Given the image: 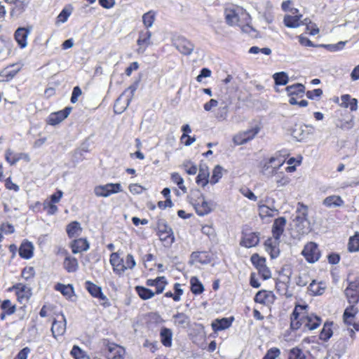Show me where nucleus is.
Listing matches in <instances>:
<instances>
[{
    "label": "nucleus",
    "instance_id": "1",
    "mask_svg": "<svg viewBox=\"0 0 359 359\" xmlns=\"http://www.w3.org/2000/svg\"><path fill=\"white\" fill-rule=\"evenodd\" d=\"M302 255L309 263H315L320 257V252L318 245L314 242H309L305 245Z\"/></svg>",
    "mask_w": 359,
    "mask_h": 359
},
{
    "label": "nucleus",
    "instance_id": "2",
    "mask_svg": "<svg viewBox=\"0 0 359 359\" xmlns=\"http://www.w3.org/2000/svg\"><path fill=\"white\" fill-rule=\"evenodd\" d=\"M85 287L93 297L104 301V302L101 304L104 307L107 308L111 306V303L108 298L103 294L101 287L97 285L90 280H87L85 283Z\"/></svg>",
    "mask_w": 359,
    "mask_h": 359
},
{
    "label": "nucleus",
    "instance_id": "3",
    "mask_svg": "<svg viewBox=\"0 0 359 359\" xmlns=\"http://www.w3.org/2000/svg\"><path fill=\"white\" fill-rule=\"evenodd\" d=\"M293 216V222H295V225L299 228L303 229L305 226V222L308 224H310L308 219V206L302 203L299 202L297 203L295 215Z\"/></svg>",
    "mask_w": 359,
    "mask_h": 359
},
{
    "label": "nucleus",
    "instance_id": "4",
    "mask_svg": "<svg viewBox=\"0 0 359 359\" xmlns=\"http://www.w3.org/2000/svg\"><path fill=\"white\" fill-rule=\"evenodd\" d=\"M174 46L183 55L191 54L194 45L184 36H178L173 41Z\"/></svg>",
    "mask_w": 359,
    "mask_h": 359
},
{
    "label": "nucleus",
    "instance_id": "5",
    "mask_svg": "<svg viewBox=\"0 0 359 359\" xmlns=\"http://www.w3.org/2000/svg\"><path fill=\"white\" fill-rule=\"evenodd\" d=\"M286 218L285 217H279L276 219L272 226V234L277 245L280 243V238L282 236L285 226L286 225Z\"/></svg>",
    "mask_w": 359,
    "mask_h": 359
},
{
    "label": "nucleus",
    "instance_id": "6",
    "mask_svg": "<svg viewBox=\"0 0 359 359\" xmlns=\"http://www.w3.org/2000/svg\"><path fill=\"white\" fill-rule=\"evenodd\" d=\"M259 233L257 232H242V238L240 241V245L243 247L250 248L255 247L259 244Z\"/></svg>",
    "mask_w": 359,
    "mask_h": 359
},
{
    "label": "nucleus",
    "instance_id": "7",
    "mask_svg": "<svg viewBox=\"0 0 359 359\" xmlns=\"http://www.w3.org/2000/svg\"><path fill=\"white\" fill-rule=\"evenodd\" d=\"M104 351L107 359H121L124 353V349L116 344L107 341Z\"/></svg>",
    "mask_w": 359,
    "mask_h": 359
},
{
    "label": "nucleus",
    "instance_id": "8",
    "mask_svg": "<svg viewBox=\"0 0 359 359\" xmlns=\"http://www.w3.org/2000/svg\"><path fill=\"white\" fill-rule=\"evenodd\" d=\"M72 110V107H66L64 109L51 113L48 118V123L51 126H56L61 123L69 115Z\"/></svg>",
    "mask_w": 359,
    "mask_h": 359
},
{
    "label": "nucleus",
    "instance_id": "9",
    "mask_svg": "<svg viewBox=\"0 0 359 359\" xmlns=\"http://www.w3.org/2000/svg\"><path fill=\"white\" fill-rule=\"evenodd\" d=\"M212 259L211 256L205 251L193 252L190 255L189 264L194 265L195 262H198L202 264H208L212 262Z\"/></svg>",
    "mask_w": 359,
    "mask_h": 359
},
{
    "label": "nucleus",
    "instance_id": "10",
    "mask_svg": "<svg viewBox=\"0 0 359 359\" xmlns=\"http://www.w3.org/2000/svg\"><path fill=\"white\" fill-rule=\"evenodd\" d=\"M259 131V128L258 127H255L251 130L245 131L243 134L234 136L233 141L236 145L244 144L248 141L252 140Z\"/></svg>",
    "mask_w": 359,
    "mask_h": 359
},
{
    "label": "nucleus",
    "instance_id": "11",
    "mask_svg": "<svg viewBox=\"0 0 359 359\" xmlns=\"http://www.w3.org/2000/svg\"><path fill=\"white\" fill-rule=\"evenodd\" d=\"M173 325L177 328L187 329L191 325L190 317L182 312H177L172 316Z\"/></svg>",
    "mask_w": 359,
    "mask_h": 359
},
{
    "label": "nucleus",
    "instance_id": "12",
    "mask_svg": "<svg viewBox=\"0 0 359 359\" xmlns=\"http://www.w3.org/2000/svg\"><path fill=\"white\" fill-rule=\"evenodd\" d=\"M31 30L32 27H18L15 32V39L21 48L27 46V39Z\"/></svg>",
    "mask_w": 359,
    "mask_h": 359
},
{
    "label": "nucleus",
    "instance_id": "13",
    "mask_svg": "<svg viewBox=\"0 0 359 359\" xmlns=\"http://www.w3.org/2000/svg\"><path fill=\"white\" fill-rule=\"evenodd\" d=\"M303 323H304V329H308L309 330H313L320 326V325L322 323V319L320 317H319L316 315L310 314V315L303 316Z\"/></svg>",
    "mask_w": 359,
    "mask_h": 359
},
{
    "label": "nucleus",
    "instance_id": "14",
    "mask_svg": "<svg viewBox=\"0 0 359 359\" xmlns=\"http://www.w3.org/2000/svg\"><path fill=\"white\" fill-rule=\"evenodd\" d=\"M282 278L283 280L278 279L276 280V289L280 294L285 295L286 297H291L292 296V293L288 291L290 277L287 276Z\"/></svg>",
    "mask_w": 359,
    "mask_h": 359
},
{
    "label": "nucleus",
    "instance_id": "15",
    "mask_svg": "<svg viewBox=\"0 0 359 359\" xmlns=\"http://www.w3.org/2000/svg\"><path fill=\"white\" fill-rule=\"evenodd\" d=\"M151 32L147 29L140 32L139 37L137 41V43L140 46L139 50L143 47L142 52H144L149 46L153 44L151 41Z\"/></svg>",
    "mask_w": 359,
    "mask_h": 359
},
{
    "label": "nucleus",
    "instance_id": "16",
    "mask_svg": "<svg viewBox=\"0 0 359 359\" xmlns=\"http://www.w3.org/2000/svg\"><path fill=\"white\" fill-rule=\"evenodd\" d=\"M19 255L25 259H29L34 255V245L32 242L25 240L22 242L19 250Z\"/></svg>",
    "mask_w": 359,
    "mask_h": 359
},
{
    "label": "nucleus",
    "instance_id": "17",
    "mask_svg": "<svg viewBox=\"0 0 359 359\" xmlns=\"http://www.w3.org/2000/svg\"><path fill=\"white\" fill-rule=\"evenodd\" d=\"M66 330V320L65 316H62L61 320H54L52 323L51 332L54 338L57 336H62Z\"/></svg>",
    "mask_w": 359,
    "mask_h": 359
},
{
    "label": "nucleus",
    "instance_id": "18",
    "mask_svg": "<svg viewBox=\"0 0 359 359\" xmlns=\"http://www.w3.org/2000/svg\"><path fill=\"white\" fill-rule=\"evenodd\" d=\"M233 320V317L222 318L215 319L211 324L212 328L215 332L222 331L229 328Z\"/></svg>",
    "mask_w": 359,
    "mask_h": 359
},
{
    "label": "nucleus",
    "instance_id": "19",
    "mask_svg": "<svg viewBox=\"0 0 359 359\" xmlns=\"http://www.w3.org/2000/svg\"><path fill=\"white\" fill-rule=\"evenodd\" d=\"M140 81V79H139L138 80L135 81L132 85H130L128 88V89L126 90H130L131 95L127 100V104H126V106L122 107L121 109H120L119 111H118L116 109V107H117L118 104L120 102V101L121 100V97L123 96V94H122L119 97H118L116 99V100L115 102V104H114V112L115 113L121 114V112H123L127 108V107L128 106L130 102L132 100V98H133V97L134 95L135 92L136 91V90L137 89V88L139 86Z\"/></svg>",
    "mask_w": 359,
    "mask_h": 359
},
{
    "label": "nucleus",
    "instance_id": "20",
    "mask_svg": "<svg viewBox=\"0 0 359 359\" xmlns=\"http://www.w3.org/2000/svg\"><path fill=\"white\" fill-rule=\"evenodd\" d=\"M255 302L266 305L269 303H272L274 300V295L272 292H267L266 290L258 291L254 298Z\"/></svg>",
    "mask_w": 359,
    "mask_h": 359
},
{
    "label": "nucleus",
    "instance_id": "21",
    "mask_svg": "<svg viewBox=\"0 0 359 359\" xmlns=\"http://www.w3.org/2000/svg\"><path fill=\"white\" fill-rule=\"evenodd\" d=\"M158 234L159 237L167 234V237H171V242H175L173 231L164 219H158L157 222Z\"/></svg>",
    "mask_w": 359,
    "mask_h": 359
},
{
    "label": "nucleus",
    "instance_id": "22",
    "mask_svg": "<svg viewBox=\"0 0 359 359\" xmlns=\"http://www.w3.org/2000/svg\"><path fill=\"white\" fill-rule=\"evenodd\" d=\"M72 251L74 254L87 251L90 248V243L86 238L75 239L71 244Z\"/></svg>",
    "mask_w": 359,
    "mask_h": 359
},
{
    "label": "nucleus",
    "instance_id": "23",
    "mask_svg": "<svg viewBox=\"0 0 359 359\" xmlns=\"http://www.w3.org/2000/svg\"><path fill=\"white\" fill-rule=\"evenodd\" d=\"M201 198V203L198 202L195 204V209L196 213L200 216H204L209 214L211 212V208L209 203L205 200V197L203 194L198 197V200Z\"/></svg>",
    "mask_w": 359,
    "mask_h": 359
},
{
    "label": "nucleus",
    "instance_id": "24",
    "mask_svg": "<svg viewBox=\"0 0 359 359\" xmlns=\"http://www.w3.org/2000/svg\"><path fill=\"white\" fill-rule=\"evenodd\" d=\"M161 342L165 347H170L172 341V332L170 328L163 327L160 331Z\"/></svg>",
    "mask_w": 359,
    "mask_h": 359
},
{
    "label": "nucleus",
    "instance_id": "25",
    "mask_svg": "<svg viewBox=\"0 0 359 359\" xmlns=\"http://www.w3.org/2000/svg\"><path fill=\"white\" fill-rule=\"evenodd\" d=\"M288 96L297 95L300 97L304 96L305 93V86L302 83H294L285 88Z\"/></svg>",
    "mask_w": 359,
    "mask_h": 359
},
{
    "label": "nucleus",
    "instance_id": "26",
    "mask_svg": "<svg viewBox=\"0 0 359 359\" xmlns=\"http://www.w3.org/2000/svg\"><path fill=\"white\" fill-rule=\"evenodd\" d=\"M209 170L207 166H201L199 168V172L196 178V182L198 184H201L202 187L206 186L209 182Z\"/></svg>",
    "mask_w": 359,
    "mask_h": 359
},
{
    "label": "nucleus",
    "instance_id": "27",
    "mask_svg": "<svg viewBox=\"0 0 359 359\" xmlns=\"http://www.w3.org/2000/svg\"><path fill=\"white\" fill-rule=\"evenodd\" d=\"M64 268L68 273H74L78 270L79 262L76 258L67 256L64 260Z\"/></svg>",
    "mask_w": 359,
    "mask_h": 359
},
{
    "label": "nucleus",
    "instance_id": "28",
    "mask_svg": "<svg viewBox=\"0 0 359 359\" xmlns=\"http://www.w3.org/2000/svg\"><path fill=\"white\" fill-rule=\"evenodd\" d=\"M13 290L16 291V294L18 298H23L29 297L32 294L31 289L23 283H17L13 286Z\"/></svg>",
    "mask_w": 359,
    "mask_h": 359
},
{
    "label": "nucleus",
    "instance_id": "29",
    "mask_svg": "<svg viewBox=\"0 0 359 359\" xmlns=\"http://www.w3.org/2000/svg\"><path fill=\"white\" fill-rule=\"evenodd\" d=\"M67 233L69 238L78 236L82 231L81 224L77 221H74L67 226Z\"/></svg>",
    "mask_w": 359,
    "mask_h": 359
},
{
    "label": "nucleus",
    "instance_id": "30",
    "mask_svg": "<svg viewBox=\"0 0 359 359\" xmlns=\"http://www.w3.org/2000/svg\"><path fill=\"white\" fill-rule=\"evenodd\" d=\"M190 289L193 294L198 295L203 292L204 286L196 276H193L190 280Z\"/></svg>",
    "mask_w": 359,
    "mask_h": 359
},
{
    "label": "nucleus",
    "instance_id": "31",
    "mask_svg": "<svg viewBox=\"0 0 359 359\" xmlns=\"http://www.w3.org/2000/svg\"><path fill=\"white\" fill-rule=\"evenodd\" d=\"M302 15H287L284 17V24L286 27L290 28H297L301 25L300 19Z\"/></svg>",
    "mask_w": 359,
    "mask_h": 359
},
{
    "label": "nucleus",
    "instance_id": "32",
    "mask_svg": "<svg viewBox=\"0 0 359 359\" xmlns=\"http://www.w3.org/2000/svg\"><path fill=\"white\" fill-rule=\"evenodd\" d=\"M333 325L332 322H326L323 325V327L320 331L319 338L320 339L327 341L332 336L333 332L332 330V326Z\"/></svg>",
    "mask_w": 359,
    "mask_h": 359
},
{
    "label": "nucleus",
    "instance_id": "33",
    "mask_svg": "<svg viewBox=\"0 0 359 359\" xmlns=\"http://www.w3.org/2000/svg\"><path fill=\"white\" fill-rule=\"evenodd\" d=\"M135 290L142 300L149 299L155 295L151 290L144 286L137 285Z\"/></svg>",
    "mask_w": 359,
    "mask_h": 359
},
{
    "label": "nucleus",
    "instance_id": "34",
    "mask_svg": "<svg viewBox=\"0 0 359 359\" xmlns=\"http://www.w3.org/2000/svg\"><path fill=\"white\" fill-rule=\"evenodd\" d=\"M55 289L60 292L67 298H70L74 295V290L72 285H64L62 283H57L55 285Z\"/></svg>",
    "mask_w": 359,
    "mask_h": 359
},
{
    "label": "nucleus",
    "instance_id": "35",
    "mask_svg": "<svg viewBox=\"0 0 359 359\" xmlns=\"http://www.w3.org/2000/svg\"><path fill=\"white\" fill-rule=\"evenodd\" d=\"M308 289L313 295H321L325 292V286L323 282L316 283V280H313L310 283Z\"/></svg>",
    "mask_w": 359,
    "mask_h": 359
},
{
    "label": "nucleus",
    "instance_id": "36",
    "mask_svg": "<svg viewBox=\"0 0 359 359\" xmlns=\"http://www.w3.org/2000/svg\"><path fill=\"white\" fill-rule=\"evenodd\" d=\"M358 308L355 307L354 305H351V306H348L344 310V312L343 314L344 322L346 325H351V322L348 319L354 318L356 316V314L358 313Z\"/></svg>",
    "mask_w": 359,
    "mask_h": 359
},
{
    "label": "nucleus",
    "instance_id": "37",
    "mask_svg": "<svg viewBox=\"0 0 359 359\" xmlns=\"http://www.w3.org/2000/svg\"><path fill=\"white\" fill-rule=\"evenodd\" d=\"M283 165L281 161H278L277 165H270L266 162L262 167V173L264 175L271 176L276 174V170Z\"/></svg>",
    "mask_w": 359,
    "mask_h": 359
},
{
    "label": "nucleus",
    "instance_id": "38",
    "mask_svg": "<svg viewBox=\"0 0 359 359\" xmlns=\"http://www.w3.org/2000/svg\"><path fill=\"white\" fill-rule=\"evenodd\" d=\"M344 203L340 196H330L325 198L323 204L327 207H339Z\"/></svg>",
    "mask_w": 359,
    "mask_h": 359
},
{
    "label": "nucleus",
    "instance_id": "39",
    "mask_svg": "<svg viewBox=\"0 0 359 359\" xmlns=\"http://www.w3.org/2000/svg\"><path fill=\"white\" fill-rule=\"evenodd\" d=\"M273 79L276 86H285L289 81L288 75L285 72L275 73L273 75Z\"/></svg>",
    "mask_w": 359,
    "mask_h": 359
},
{
    "label": "nucleus",
    "instance_id": "40",
    "mask_svg": "<svg viewBox=\"0 0 359 359\" xmlns=\"http://www.w3.org/2000/svg\"><path fill=\"white\" fill-rule=\"evenodd\" d=\"M70 354L74 359H90L89 355L76 345L72 347Z\"/></svg>",
    "mask_w": 359,
    "mask_h": 359
},
{
    "label": "nucleus",
    "instance_id": "41",
    "mask_svg": "<svg viewBox=\"0 0 359 359\" xmlns=\"http://www.w3.org/2000/svg\"><path fill=\"white\" fill-rule=\"evenodd\" d=\"M94 193L98 197H109L111 195L108 184L104 185H98L94 188Z\"/></svg>",
    "mask_w": 359,
    "mask_h": 359
},
{
    "label": "nucleus",
    "instance_id": "42",
    "mask_svg": "<svg viewBox=\"0 0 359 359\" xmlns=\"http://www.w3.org/2000/svg\"><path fill=\"white\" fill-rule=\"evenodd\" d=\"M344 292L350 304H357L358 302L359 290H352L351 288H346Z\"/></svg>",
    "mask_w": 359,
    "mask_h": 359
},
{
    "label": "nucleus",
    "instance_id": "43",
    "mask_svg": "<svg viewBox=\"0 0 359 359\" xmlns=\"http://www.w3.org/2000/svg\"><path fill=\"white\" fill-rule=\"evenodd\" d=\"M222 167L219 165H217L214 168L211 179L210 180V183L211 184H215L222 178Z\"/></svg>",
    "mask_w": 359,
    "mask_h": 359
},
{
    "label": "nucleus",
    "instance_id": "44",
    "mask_svg": "<svg viewBox=\"0 0 359 359\" xmlns=\"http://www.w3.org/2000/svg\"><path fill=\"white\" fill-rule=\"evenodd\" d=\"M288 359H306V356L301 348L294 347L290 350Z\"/></svg>",
    "mask_w": 359,
    "mask_h": 359
},
{
    "label": "nucleus",
    "instance_id": "45",
    "mask_svg": "<svg viewBox=\"0 0 359 359\" xmlns=\"http://www.w3.org/2000/svg\"><path fill=\"white\" fill-rule=\"evenodd\" d=\"M250 261L257 270L266 264V259L257 253L251 256Z\"/></svg>",
    "mask_w": 359,
    "mask_h": 359
},
{
    "label": "nucleus",
    "instance_id": "46",
    "mask_svg": "<svg viewBox=\"0 0 359 359\" xmlns=\"http://www.w3.org/2000/svg\"><path fill=\"white\" fill-rule=\"evenodd\" d=\"M155 20V13L150 11L144 13L142 16V21L147 28L151 27Z\"/></svg>",
    "mask_w": 359,
    "mask_h": 359
},
{
    "label": "nucleus",
    "instance_id": "47",
    "mask_svg": "<svg viewBox=\"0 0 359 359\" xmlns=\"http://www.w3.org/2000/svg\"><path fill=\"white\" fill-rule=\"evenodd\" d=\"M225 20L227 25L233 26L238 22L239 16L234 10H231L226 13Z\"/></svg>",
    "mask_w": 359,
    "mask_h": 359
},
{
    "label": "nucleus",
    "instance_id": "48",
    "mask_svg": "<svg viewBox=\"0 0 359 359\" xmlns=\"http://www.w3.org/2000/svg\"><path fill=\"white\" fill-rule=\"evenodd\" d=\"M4 312H6L7 315H11L15 311V306L11 304V300L5 299L2 302L0 306Z\"/></svg>",
    "mask_w": 359,
    "mask_h": 359
},
{
    "label": "nucleus",
    "instance_id": "49",
    "mask_svg": "<svg viewBox=\"0 0 359 359\" xmlns=\"http://www.w3.org/2000/svg\"><path fill=\"white\" fill-rule=\"evenodd\" d=\"M171 180L172 181L176 184L179 188L184 192H187V187L183 184H184V180L180 176V175L177 172H173L171 175Z\"/></svg>",
    "mask_w": 359,
    "mask_h": 359
},
{
    "label": "nucleus",
    "instance_id": "50",
    "mask_svg": "<svg viewBox=\"0 0 359 359\" xmlns=\"http://www.w3.org/2000/svg\"><path fill=\"white\" fill-rule=\"evenodd\" d=\"M11 48V41L10 38L4 36H0V53H3L6 50L10 51Z\"/></svg>",
    "mask_w": 359,
    "mask_h": 359
},
{
    "label": "nucleus",
    "instance_id": "51",
    "mask_svg": "<svg viewBox=\"0 0 359 359\" xmlns=\"http://www.w3.org/2000/svg\"><path fill=\"white\" fill-rule=\"evenodd\" d=\"M348 250L351 252L359 251V238L353 236L349 238Z\"/></svg>",
    "mask_w": 359,
    "mask_h": 359
},
{
    "label": "nucleus",
    "instance_id": "52",
    "mask_svg": "<svg viewBox=\"0 0 359 359\" xmlns=\"http://www.w3.org/2000/svg\"><path fill=\"white\" fill-rule=\"evenodd\" d=\"M72 11V8L70 6L64 8L57 18V21L62 23L65 22L71 15Z\"/></svg>",
    "mask_w": 359,
    "mask_h": 359
},
{
    "label": "nucleus",
    "instance_id": "53",
    "mask_svg": "<svg viewBox=\"0 0 359 359\" xmlns=\"http://www.w3.org/2000/svg\"><path fill=\"white\" fill-rule=\"evenodd\" d=\"M280 354L279 348L273 347L269 349L262 359H276Z\"/></svg>",
    "mask_w": 359,
    "mask_h": 359
},
{
    "label": "nucleus",
    "instance_id": "54",
    "mask_svg": "<svg viewBox=\"0 0 359 359\" xmlns=\"http://www.w3.org/2000/svg\"><path fill=\"white\" fill-rule=\"evenodd\" d=\"M259 215L261 217L267 216V217H273V215L271 212V211H275L277 213L278 212V210L277 209H276V208L271 209L267 205H260L259 207Z\"/></svg>",
    "mask_w": 359,
    "mask_h": 359
},
{
    "label": "nucleus",
    "instance_id": "55",
    "mask_svg": "<svg viewBox=\"0 0 359 359\" xmlns=\"http://www.w3.org/2000/svg\"><path fill=\"white\" fill-rule=\"evenodd\" d=\"M353 126L354 121L353 118H350L349 120H340L339 124H337V127L344 130H350Z\"/></svg>",
    "mask_w": 359,
    "mask_h": 359
},
{
    "label": "nucleus",
    "instance_id": "56",
    "mask_svg": "<svg viewBox=\"0 0 359 359\" xmlns=\"http://www.w3.org/2000/svg\"><path fill=\"white\" fill-rule=\"evenodd\" d=\"M35 275V270L32 266H28L23 269L22 271V276L25 280H29L33 278Z\"/></svg>",
    "mask_w": 359,
    "mask_h": 359
},
{
    "label": "nucleus",
    "instance_id": "57",
    "mask_svg": "<svg viewBox=\"0 0 359 359\" xmlns=\"http://www.w3.org/2000/svg\"><path fill=\"white\" fill-rule=\"evenodd\" d=\"M18 72V70L8 71L7 69L3 70L0 73V76H5L6 79H2L1 81H10L11 79H12L16 75Z\"/></svg>",
    "mask_w": 359,
    "mask_h": 359
},
{
    "label": "nucleus",
    "instance_id": "58",
    "mask_svg": "<svg viewBox=\"0 0 359 359\" xmlns=\"http://www.w3.org/2000/svg\"><path fill=\"white\" fill-rule=\"evenodd\" d=\"M259 274L262 276L264 280H267L271 278V273L266 265H264L259 269H258Z\"/></svg>",
    "mask_w": 359,
    "mask_h": 359
},
{
    "label": "nucleus",
    "instance_id": "59",
    "mask_svg": "<svg viewBox=\"0 0 359 359\" xmlns=\"http://www.w3.org/2000/svg\"><path fill=\"white\" fill-rule=\"evenodd\" d=\"M124 265L125 267H126V269H133L135 266L136 262L134 259V257L131 254L127 255Z\"/></svg>",
    "mask_w": 359,
    "mask_h": 359
},
{
    "label": "nucleus",
    "instance_id": "60",
    "mask_svg": "<svg viewBox=\"0 0 359 359\" xmlns=\"http://www.w3.org/2000/svg\"><path fill=\"white\" fill-rule=\"evenodd\" d=\"M183 166L185 168L186 172L189 175H195L198 170L197 166L190 161L184 163Z\"/></svg>",
    "mask_w": 359,
    "mask_h": 359
},
{
    "label": "nucleus",
    "instance_id": "61",
    "mask_svg": "<svg viewBox=\"0 0 359 359\" xmlns=\"http://www.w3.org/2000/svg\"><path fill=\"white\" fill-rule=\"evenodd\" d=\"M228 114V106L225 104L224 107H220L218 109L217 114V118L220 120H224L227 117Z\"/></svg>",
    "mask_w": 359,
    "mask_h": 359
},
{
    "label": "nucleus",
    "instance_id": "62",
    "mask_svg": "<svg viewBox=\"0 0 359 359\" xmlns=\"http://www.w3.org/2000/svg\"><path fill=\"white\" fill-rule=\"evenodd\" d=\"M323 94V90L320 88H316L313 90H308L306 95L309 99L313 100L315 97H320Z\"/></svg>",
    "mask_w": 359,
    "mask_h": 359
},
{
    "label": "nucleus",
    "instance_id": "63",
    "mask_svg": "<svg viewBox=\"0 0 359 359\" xmlns=\"http://www.w3.org/2000/svg\"><path fill=\"white\" fill-rule=\"evenodd\" d=\"M292 135L299 141L304 139L306 137L304 130L302 129V126H299V128H295L292 131Z\"/></svg>",
    "mask_w": 359,
    "mask_h": 359
},
{
    "label": "nucleus",
    "instance_id": "64",
    "mask_svg": "<svg viewBox=\"0 0 359 359\" xmlns=\"http://www.w3.org/2000/svg\"><path fill=\"white\" fill-rule=\"evenodd\" d=\"M30 351L31 349L29 347H25L18 352L14 359H27L28 354Z\"/></svg>",
    "mask_w": 359,
    "mask_h": 359
}]
</instances>
